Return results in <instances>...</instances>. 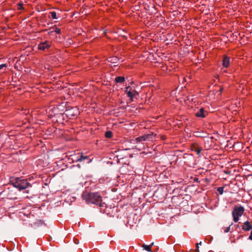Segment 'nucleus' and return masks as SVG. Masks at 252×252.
<instances>
[{"label":"nucleus","instance_id":"f257e3e1","mask_svg":"<svg viewBox=\"0 0 252 252\" xmlns=\"http://www.w3.org/2000/svg\"><path fill=\"white\" fill-rule=\"evenodd\" d=\"M83 199L88 203L94 204L99 206H102V196L98 192H87L83 194Z\"/></svg>","mask_w":252,"mask_h":252},{"label":"nucleus","instance_id":"f03ea898","mask_svg":"<svg viewBox=\"0 0 252 252\" xmlns=\"http://www.w3.org/2000/svg\"><path fill=\"white\" fill-rule=\"evenodd\" d=\"M10 182L13 187L18 189L19 190L26 189L29 187H32V185L28 182L27 180L23 179L21 178H12Z\"/></svg>","mask_w":252,"mask_h":252},{"label":"nucleus","instance_id":"7ed1b4c3","mask_svg":"<svg viewBox=\"0 0 252 252\" xmlns=\"http://www.w3.org/2000/svg\"><path fill=\"white\" fill-rule=\"evenodd\" d=\"M245 211L244 208L242 206H235L232 212L233 221L235 222L238 221L239 217L244 213Z\"/></svg>","mask_w":252,"mask_h":252},{"label":"nucleus","instance_id":"20e7f679","mask_svg":"<svg viewBox=\"0 0 252 252\" xmlns=\"http://www.w3.org/2000/svg\"><path fill=\"white\" fill-rule=\"evenodd\" d=\"M125 93L127 94V96L129 97L131 101H133V98L137 99L139 96L138 93L133 88L130 86L126 88Z\"/></svg>","mask_w":252,"mask_h":252},{"label":"nucleus","instance_id":"39448f33","mask_svg":"<svg viewBox=\"0 0 252 252\" xmlns=\"http://www.w3.org/2000/svg\"><path fill=\"white\" fill-rule=\"evenodd\" d=\"M80 113L79 109L77 107H72L65 111V115L70 119L78 116Z\"/></svg>","mask_w":252,"mask_h":252},{"label":"nucleus","instance_id":"423d86ee","mask_svg":"<svg viewBox=\"0 0 252 252\" xmlns=\"http://www.w3.org/2000/svg\"><path fill=\"white\" fill-rule=\"evenodd\" d=\"M51 47V42L49 41L46 40L44 42H40L38 45L37 49L39 50L45 51L46 49H49Z\"/></svg>","mask_w":252,"mask_h":252},{"label":"nucleus","instance_id":"0eeeda50","mask_svg":"<svg viewBox=\"0 0 252 252\" xmlns=\"http://www.w3.org/2000/svg\"><path fill=\"white\" fill-rule=\"evenodd\" d=\"M190 150L192 151L195 152L197 155L199 156L202 150V148L197 143H193L190 145Z\"/></svg>","mask_w":252,"mask_h":252},{"label":"nucleus","instance_id":"6e6552de","mask_svg":"<svg viewBox=\"0 0 252 252\" xmlns=\"http://www.w3.org/2000/svg\"><path fill=\"white\" fill-rule=\"evenodd\" d=\"M50 115L51 116H57L60 117L63 115V113L60 111L58 107H54L49 111Z\"/></svg>","mask_w":252,"mask_h":252},{"label":"nucleus","instance_id":"1a4fd4ad","mask_svg":"<svg viewBox=\"0 0 252 252\" xmlns=\"http://www.w3.org/2000/svg\"><path fill=\"white\" fill-rule=\"evenodd\" d=\"M86 160H87L86 162L89 163L91 161V159H90L89 157L84 156L82 153L80 154L76 158V161L79 162L85 161Z\"/></svg>","mask_w":252,"mask_h":252},{"label":"nucleus","instance_id":"9d476101","mask_svg":"<svg viewBox=\"0 0 252 252\" xmlns=\"http://www.w3.org/2000/svg\"><path fill=\"white\" fill-rule=\"evenodd\" d=\"M151 137V134H146V135H142V136H139L138 137H137L135 139V141H136V142H140L144 141L146 140L147 139L150 138Z\"/></svg>","mask_w":252,"mask_h":252},{"label":"nucleus","instance_id":"9b49d317","mask_svg":"<svg viewBox=\"0 0 252 252\" xmlns=\"http://www.w3.org/2000/svg\"><path fill=\"white\" fill-rule=\"evenodd\" d=\"M230 63V58L226 55L223 56L222 60V65L227 68L229 66Z\"/></svg>","mask_w":252,"mask_h":252},{"label":"nucleus","instance_id":"f8f14e48","mask_svg":"<svg viewBox=\"0 0 252 252\" xmlns=\"http://www.w3.org/2000/svg\"><path fill=\"white\" fill-rule=\"evenodd\" d=\"M242 228L243 230L245 231H249L252 229V225L251 224L250 222L247 221L244 223Z\"/></svg>","mask_w":252,"mask_h":252},{"label":"nucleus","instance_id":"ddd939ff","mask_svg":"<svg viewBox=\"0 0 252 252\" xmlns=\"http://www.w3.org/2000/svg\"><path fill=\"white\" fill-rule=\"evenodd\" d=\"M205 110L204 108H201L199 110L195 113V116L198 118H205V115L204 114Z\"/></svg>","mask_w":252,"mask_h":252},{"label":"nucleus","instance_id":"4468645a","mask_svg":"<svg viewBox=\"0 0 252 252\" xmlns=\"http://www.w3.org/2000/svg\"><path fill=\"white\" fill-rule=\"evenodd\" d=\"M154 245V243H152L151 245H146L145 244H143L142 245V247L144 249V250L148 251V252H156V250H155L154 251H152V247Z\"/></svg>","mask_w":252,"mask_h":252},{"label":"nucleus","instance_id":"2eb2a0df","mask_svg":"<svg viewBox=\"0 0 252 252\" xmlns=\"http://www.w3.org/2000/svg\"><path fill=\"white\" fill-rule=\"evenodd\" d=\"M50 32H55L58 34H61V29L59 28H58L56 26H55L51 28L50 29Z\"/></svg>","mask_w":252,"mask_h":252},{"label":"nucleus","instance_id":"dca6fc26","mask_svg":"<svg viewBox=\"0 0 252 252\" xmlns=\"http://www.w3.org/2000/svg\"><path fill=\"white\" fill-rule=\"evenodd\" d=\"M115 81L116 83H123L125 81V78L124 76H118L116 77Z\"/></svg>","mask_w":252,"mask_h":252},{"label":"nucleus","instance_id":"f3484780","mask_svg":"<svg viewBox=\"0 0 252 252\" xmlns=\"http://www.w3.org/2000/svg\"><path fill=\"white\" fill-rule=\"evenodd\" d=\"M105 136L106 138H110L113 136V133L111 131H107L105 133Z\"/></svg>","mask_w":252,"mask_h":252},{"label":"nucleus","instance_id":"a211bd4d","mask_svg":"<svg viewBox=\"0 0 252 252\" xmlns=\"http://www.w3.org/2000/svg\"><path fill=\"white\" fill-rule=\"evenodd\" d=\"M50 14L53 19H57V14L55 11H51L50 12Z\"/></svg>","mask_w":252,"mask_h":252},{"label":"nucleus","instance_id":"6ab92c4d","mask_svg":"<svg viewBox=\"0 0 252 252\" xmlns=\"http://www.w3.org/2000/svg\"><path fill=\"white\" fill-rule=\"evenodd\" d=\"M223 189L224 187H219L217 188V191L219 192L220 194H222L223 192Z\"/></svg>","mask_w":252,"mask_h":252},{"label":"nucleus","instance_id":"aec40b11","mask_svg":"<svg viewBox=\"0 0 252 252\" xmlns=\"http://www.w3.org/2000/svg\"><path fill=\"white\" fill-rule=\"evenodd\" d=\"M17 9L18 10H22L23 9V4L21 3H19L17 4Z\"/></svg>","mask_w":252,"mask_h":252},{"label":"nucleus","instance_id":"412c9836","mask_svg":"<svg viewBox=\"0 0 252 252\" xmlns=\"http://www.w3.org/2000/svg\"><path fill=\"white\" fill-rule=\"evenodd\" d=\"M230 225L228 227L224 228V229L223 230L224 232L225 233L228 232L230 231Z\"/></svg>","mask_w":252,"mask_h":252},{"label":"nucleus","instance_id":"4be33fe9","mask_svg":"<svg viewBox=\"0 0 252 252\" xmlns=\"http://www.w3.org/2000/svg\"><path fill=\"white\" fill-rule=\"evenodd\" d=\"M201 242H200L199 243L196 244V251L197 252H199V245H201Z\"/></svg>","mask_w":252,"mask_h":252},{"label":"nucleus","instance_id":"5701e85b","mask_svg":"<svg viewBox=\"0 0 252 252\" xmlns=\"http://www.w3.org/2000/svg\"><path fill=\"white\" fill-rule=\"evenodd\" d=\"M7 64L5 63L0 64V70L2 69L3 67H6Z\"/></svg>","mask_w":252,"mask_h":252},{"label":"nucleus","instance_id":"b1692460","mask_svg":"<svg viewBox=\"0 0 252 252\" xmlns=\"http://www.w3.org/2000/svg\"><path fill=\"white\" fill-rule=\"evenodd\" d=\"M166 136L165 135H161V140H164L165 139H166Z\"/></svg>","mask_w":252,"mask_h":252},{"label":"nucleus","instance_id":"393cba45","mask_svg":"<svg viewBox=\"0 0 252 252\" xmlns=\"http://www.w3.org/2000/svg\"><path fill=\"white\" fill-rule=\"evenodd\" d=\"M223 88H220L219 92H220V93H221L223 92Z\"/></svg>","mask_w":252,"mask_h":252},{"label":"nucleus","instance_id":"a878e982","mask_svg":"<svg viewBox=\"0 0 252 252\" xmlns=\"http://www.w3.org/2000/svg\"><path fill=\"white\" fill-rule=\"evenodd\" d=\"M74 242L75 244H78V240H74Z\"/></svg>","mask_w":252,"mask_h":252},{"label":"nucleus","instance_id":"bb28decb","mask_svg":"<svg viewBox=\"0 0 252 252\" xmlns=\"http://www.w3.org/2000/svg\"><path fill=\"white\" fill-rule=\"evenodd\" d=\"M109 59H110V60H109V61L111 62L112 58H110Z\"/></svg>","mask_w":252,"mask_h":252},{"label":"nucleus","instance_id":"cd10ccee","mask_svg":"<svg viewBox=\"0 0 252 252\" xmlns=\"http://www.w3.org/2000/svg\"><path fill=\"white\" fill-rule=\"evenodd\" d=\"M26 193H29V191L28 190H26Z\"/></svg>","mask_w":252,"mask_h":252}]
</instances>
